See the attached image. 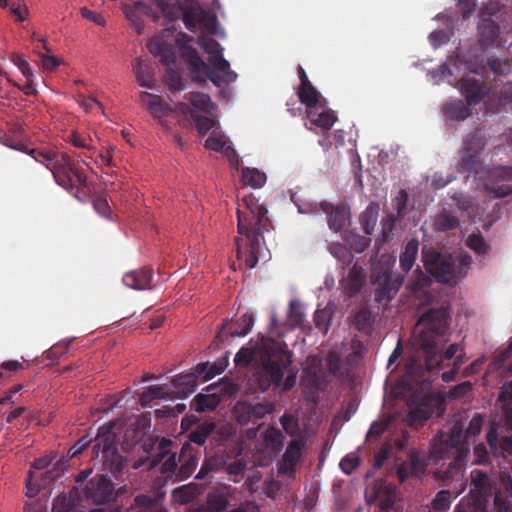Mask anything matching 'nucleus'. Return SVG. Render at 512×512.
Returning a JSON list of instances; mask_svg holds the SVG:
<instances>
[{
    "label": "nucleus",
    "instance_id": "2f4dec72",
    "mask_svg": "<svg viewBox=\"0 0 512 512\" xmlns=\"http://www.w3.org/2000/svg\"><path fill=\"white\" fill-rule=\"evenodd\" d=\"M481 167L480 153L463 151V155L458 162V171L460 173L478 174Z\"/></svg>",
    "mask_w": 512,
    "mask_h": 512
},
{
    "label": "nucleus",
    "instance_id": "f03ea898",
    "mask_svg": "<svg viewBox=\"0 0 512 512\" xmlns=\"http://www.w3.org/2000/svg\"><path fill=\"white\" fill-rule=\"evenodd\" d=\"M449 320L448 307L430 308L420 316L414 327L413 345L424 354V365L429 372L440 368L443 359L455 358L462 348L454 343L445 350L444 354L440 353L438 339L447 331Z\"/></svg>",
    "mask_w": 512,
    "mask_h": 512
},
{
    "label": "nucleus",
    "instance_id": "f3484780",
    "mask_svg": "<svg viewBox=\"0 0 512 512\" xmlns=\"http://www.w3.org/2000/svg\"><path fill=\"white\" fill-rule=\"evenodd\" d=\"M180 55L184 62L187 64L192 74L198 75L204 73L212 83H216L219 78L215 72L211 71L210 65L206 64L200 57L199 53L191 45H186L184 49L180 50ZM196 80L203 82L204 79L196 76Z\"/></svg>",
    "mask_w": 512,
    "mask_h": 512
},
{
    "label": "nucleus",
    "instance_id": "052dcab7",
    "mask_svg": "<svg viewBox=\"0 0 512 512\" xmlns=\"http://www.w3.org/2000/svg\"><path fill=\"white\" fill-rule=\"evenodd\" d=\"M451 506V492L449 490L439 491L433 502L432 507L437 512L447 511Z\"/></svg>",
    "mask_w": 512,
    "mask_h": 512
},
{
    "label": "nucleus",
    "instance_id": "bb28decb",
    "mask_svg": "<svg viewBox=\"0 0 512 512\" xmlns=\"http://www.w3.org/2000/svg\"><path fill=\"white\" fill-rule=\"evenodd\" d=\"M101 450L102 458L108 460L117 454V446L115 443V435L111 432L99 433L95 438V444L93 445V452L99 456Z\"/></svg>",
    "mask_w": 512,
    "mask_h": 512
},
{
    "label": "nucleus",
    "instance_id": "5fc2aeb1",
    "mask_svg": "<svg viewBox=\"0 0 512 512\" xmlns=\"http://www.w3.org/2000/svg\"><path fill=\"white\" fill-rule=\"evenodd\" d=\"M396 502L395 487H386L384 491L379 494V508L380 512H389Z\"/></svg>",
    "mask_w": 512,
    "mask_h": 512
},
{
    "label": "nucleus",
    "instance_id": "ddd939ff",
    "mask_svg": "<svg viewBox=\"0 0 512 512\" xmlns=\"http://www.w3.org/2000/svg\"><path fill=\"white\" fill-rule=\"evenodd\" d=\"M472 491L478 494L473 504H468L463 512H487L484 502L491 496V481L486 472L473 470L470 474Z\"/></svg>",
    "mask_w": 512,
    "mask_h": 512
},
{
    "label": "nucleus",
    "instance_id": "603ef678",
    "mask_svg": "<svg viewBox=\"0 0 512 512\" xmlns=\"http://www.w3.org/2000/svg\"><path fill=\"white\" fill-rule=\"evenodd\" d=\"M165 18L170 21L182 18L183 3L169 4L165 0H155Z\"/></svg>",
    "mask_w": 512,
    "mask_h": 512
},
{
    "label": "nucleus",
    "instance_id": "aec40b11",
    "mask_svg": "<svg viewBox=\"0 0 512 512\" xmlns=\"http://www.w3.org/2000/svg\"><path fill=\"white\" fill-rule=\"evenodd\" d=\"M319 206L326 214L328 226L332 231L340 232L349 223L350 211L347 205H334L327 201H322Z\"/></svg>",
    "mask_w": 512,
    "mask_h": 512
},
{
    "label": "nucleus",
    "instance_id": "6ab92c4d",
    "mask_svg": "<svg viewBox=\"0 0 512 512\" xmlns=\"http://www.w3.org/2000/svg\"><path fill=\"white\" fill-rule=\"evenodd\" d=\"M427 463L421 452L417 450H410L407 459L400 463L397 467L398 480L403 483L408 478L419 477L424 474Z\"/></svg>",
    "mask_w": 512,
    "mask_h": 512
},
{
    "label": "nucleus",
    "instance_id": "72a5a7b5",
    "mask_svg": "<svg viewBox=\"0 0 512 512\" xmlns=\"http://www.w3.org/2000/svg\"><path fill=\"white\" fill-rule=\"evenodd\" d=\"M140 102L156 118H161L166 114V107L161 97L157 95L142 92L140 94Z\"/></svg>",
    "mask_w": 512,
    "mask_h": 512
},
{
    "label": "nucleus",
    "instance_id": "49530a36",
    "mask_svg": "<svg viewBox=\"0 0 512 512\" xmlns=\"http://www.w3.org/2000/svg\"><path fill=\"white\" fill-rule=\"evenodd\" d=\"M205 148L222 152L228 157H230V155L236 156L235 150L228 145L227 139L223 135L212 134L209 136L205 141Z\"/></svg>",
    "mask_w": 512,
    "mask_h": 512
},
{
    "label": "nucleus",
    "instance_id": "3c124183",
    "mask_svg": "<svg viewBox=\"0 0 512 512\" xmlns=\"http://www.w3.org/2000/svg\"><path fill=\"white\" fill-rule=\"evenodd\" d=\"M466 245L479 256L487 255L491 249L480 232L469 235Z\"/></svg>",
    "mask_w": 512,
    "mask_h": 512
},
{
    "label": "nucleus",
    "instance_id": "c03bdc74",
    "mask_svg": "<svg viewBox=\"0 0 512 512\" xmlns=\"http://www.w3.org/2000/svg\"><path fill=\"white\" fill-rule=\"evenodd\" d=\"M297 95L300 102L306 106L307 110L315 108L320 103L321 94L312 83L307 84L304 88H298Z\"/></svg>",
    "mask_w": 512,
    "mask_h": 512
},
{
    "label": "nucleus",
    "instance_id": "cd10ccee",
    "mask_svg": "<svg viewBox=\"0 0 512 512\" xmlns=\"http://www.w3.org/2000/svg\"><path fill=\"white\" fill-rule=\"evenodd\" d=\"M460 221L457 215L446 209L437 213L433 221V229L437 232H448L459 227Z\"/></svg>",
    "mask_w": 512,
    "mask_h": 512
},
{
    "label": "nucleus",
    "instance_id": "f257e3e1",
    "mask_svg": "<svg viewBox=\"0 0 512 512\" xmlns=\"http://www.w3.org/2000/svg\"><path fill=\"white\" fill-rule=\"evenodd\" d=\"M292 365V353L285 342L268 339L263 341L260 354V368L250 377L254 392H266L274 386L289 391L296 385L298 370Z\"/></svg>",
    "mask_w": 512,
    "mask_h": 512
},
{
    "label": "nucleus",
    "instance_id": "79ce46f5",
    "mask_svg": "<svg viewBox=\"0 0 512 512\" xmlns=\"http://www.w3.org/2000/svg\"><path fill=\"white\" fill-rule=\"evenodd\" d=\"M220 403L218 396L214 394H198L192 401V409L202 413L205 411H213Z\"/></svg>",
    "mask_w": 512,
    "mask_h": 512
},
{
    "label": "nucleus",
    "instance_id": "b1692460",
    "mask_svg": "<svg viewBox=\"0 0 512 512\" xmlns=\"http://www.w3.org/2000/svg\"><path fill=\"white\" fill-rule=\"evenodd\" d=\"M153 270L149 267H143L139 270L127 272L123 276V283L129 288L135 290H145L151 288Z\"/></svg>",
    "mask_w": 512,
    "mask_h": 512
},
{
    "label": "nucleus",
    "instance_id": "4c0bfd02",
    "mask_svg": "<svg viewBox=\"0 0 512 512\" xmlns=\"http://www.w3.org/2000/svg\"><path fill=\"white\" fill-rule=\"evenodd\" d=\"M216 429L214 421H205L199 423L194 430H192L188 436L190 442L202 446L205 444L207 438L212 435Z\"/></svg>",
    "mask_w": 512,
    "mask_h": 512
},
{
    "label": "nucleus",
    "instance_id": "7c9ffc66",
    "mask_svg": "<svg viewBox=\"0 0 512 512\" xmlns=\"http://www.w3.org/2000/svg\"><path fill=\"white\" fill-rule=\"evenodd\" d=\"M25 153L31 156L36 162L44 165L49 171H51L52 166H54L55 162H57V159L62 154V152L56 149L42 148H27Z\"/></svg>",
    "mask_w": 512,
    "mask_h": 512
},
{
    "label": "nucleus",
    "instance_id": "6e6552de",
    "mask_svg": "<svg viewBox=\"0 0 512 512\" xmlns=\"http://www.w3.org/2000/svg\"><path fill=\"white\" fill-rule=\"evenodd\" d=\"M422 259L426 270L442 283L456 277L455 263L451 255H444L434 249L423 250Z\"/></svg>",
    "mask_w": 512,
    "mask_h": 512
},
{
    "label": "nucleus",
    "instance_id": "69168bd1",
    "mask_svg": "<svg viewBox=\"0 0 512 512\" xmlns=\"http://www.w3.org/2000/svg\"><path fill=\"white\" fill-rule=\"evenodd\" d=\"M289 319L296 326H301L305 321V313L297 300L289 304Z\"/></svg>",
    "mask_w": 512,
    "mask_h": 512
},
{
    "label": "nucleus",
    "instance_id": "393cba45",
    "mask_svg": "<svg viewBox=\"0 0 512 512\" xmlns=\"http://www.w3.org/2000/svg\"><path fill=\"white\" fill-rule=\"evenodd\" d=\"M209 64L211 71L215 72L219 80L213 83L217 87H220L223 83L234 82L237 78V74L230 69V63L223 58V56H210Z\"/></svg>",
    "mask_w": 512,
    "mask_h": 512
},
{
    "label": "nucleus",
    "instance_id": "2eb2a0df",
    "mask_svg": "<svg viewBox=\"0 0 512 512\" xmlns=\"http://www.w3.org/2000/svg\"><path fill=\"white\" fill-rule=\"evenodd\" d=\"M437 399L441 398L432 393L423 396L412 397L408 405V417L411 420V422L429 419L434 413V409L437 404Z\"/></svg>",
    "mask_w": 512,
    "mask_h": 512
},
{
    "label": "nucleus",
    "instance_id": "e433bc0d",
    "mask_svg": "<svg viewBox=\"0 0 512 512\" xmlns=\"http://www.w3.org/2000/svg\"><path fill=\"white\" fill-rule=\"evenodd\" d=\"M498 401L505 414L506 425L512 431V380L502 386Z\"/></svg>",
    "mask_w": 512,
    "mask_h": 512
},
{
    "label": "nucleus",
    "instance_id": "a878e982",
    "mask_svg": "<svg viewBox=\"0 0 512 512\" xmlns=\"http://www.w3.org/2000/svg\"><path fill=\"white\" fill-rule=\"evenodd\" d=\"M176 110L185 118H191L195 122V127L199 134L204 135L215 126L213 119L195 113L187 103H178Z\"/></svg>",
    "mask_w": 512,
    "mask_h": 512
},
{
    "label": "nucleus",
    "instance_id": "e2e57ef3",
    "mask_svg": "<svg viewBox=\"0 0 512 512\" xmlns=\"http://www.w3.org/2000/svg\"><path fill=\"white\" fill-rule=\"evenodd\" d=\"M279 421L284 431L290 436H295L299 432L298 418L296 416L284 413Z\"/></svg>",
    "mask_w": 512,
    "mask_h": 512
},
{
    "label": "nucleus",
    "instance_id": "c756f323",
    "mask_svg": "<svg viewBox=\"0 0 512 512\" xmlns=\"http://www.w3.org/2000/svg\"><path fill=\"white\" fill-rule=\"evenodd\" d=\"M132 69L137 83L145 88H154L155 79L150 71L149 66L139 58L132 61Z\"/></svg>",
    "mask_w": 512,
    "mask_h": 512
},
{
    "label": "nucleus",
    "instance_id": "0eeeda50",
    "mask_svg": "<svg viewBox=\"0 0 512 512\" xmlns=\"http://www.w3.org/2000/svg\"><path fill=\"white\" fill-rule=\"evenodd\" d=\"M459 90L467 105L475 106L484 101L491 92V85L483 72L470 70L459 81Z\"/></svg>",
    "mask_w": 512,
    "mask_h": 512
},
{
    "label": "nucleus",
    "instance_id": "412c9836",
    "mask_svg": "<svg viewBox=\"0 0 512 512\" xmlns=\"http://www.w3.org/2000/svg\"><path fill=\"white\" fill-rule=\"evenodd\" d=\"M304 445L305 441L303 439H293L289 442L278 465L280 475L292 476L295 473V467L302 456Z\"/></svg>",
    "mask_w": 512,
    "mask_h": 512
},
{
    "label": "nucleus",
    "instance_id": "dca6fc26",
    "mask_svg": "<svg viewBox=\"0 0 512 512\" xmlns=\"http://www.w3.org/2000/svg\"><path fill=\"white\" fill-rule=\"evenodd\" d=\"M180 55L184 62L187 64L192 74L198 75L204 73L212 83H216L219 78L215 72L211 71L210 65L206 64L200 57L199 53L191 45H186L184 49L180 50ZM196 80L203 82L204 79L196 76Z\"/></svg>",
    "mask_w": 512,
    "mask_h": 512
},
{
    "label": "nucleus",
    "instance_id": "20e7f679",
    "mask_svg": "<svg viewBox=\"0 0 512 512\" xmlns=\"http://www.w3.org/2000/svg\"><path fill=\"white\" fill-rule=\"evenodd\" d=\"M469 454L467 445L462 441L460 433H453L448 439H435L431 447V456L438 464L434 477L443 485L457 479Z\"/></svg>",
    "mask_w": 512,
    "mask_h": 512
},
{
    "label": "nucleus",
    "instance_id": "c9c22d12",
    "mask_svg": "<svg viewBox=\"0 0 512 512\" xmlns=\"http://www.w3.org/2000/svg\"><path fill=\"white\" fill-rule=\"evenodd\" d=\"M499 25L492 19H483L479 26L480 43L489 46L494 43L499 35Z\"/></svg>",
    "mask_w": 512,
    "mask_h": 512
},
{
    "label": "nucleus",
    "instance_id": "774afa93",
    "mask_svg": "<svg viewBox=\"0 0 512 512\" xmlns=\"http://www.w3.org/2000/svg\"><path fill=\"white\" fill-rule=\"evenodd\" d=\"M93 207L95 211L106 219H111L112 210L105 197L98 196L93 201Z\"/></svg>",
    "mask_w": 512,
    "mask_h": 512
},
{
    "label": "nucleus",
    "instance_id": "f8f14e48",
    "mask_svg": "<svg viewBox=\"0 0 512 512\" xmlns=\"http://www.w3.org/2000/svg\"><path fill=\"white\" fill-rule=\"evenodd\" d=\"M512 166H502L493 169L489 174L484 189L496 198H504L512 194Z\"/></svg>",
    "mask_w": 512,
    "mask_h": 512
},
{
    "label": "nucleus",
    "instance_id": "5701e85b",
    "mask_svg": "<svg viewBox=\"0 0 512 512\" xmlns=\"http://www.w3.org/2000/svg\"><path fill=\"white\" fill-rule=\"evenodd\" d=\"M237 489L225 485L214 489L207 495V508L211 512H222L224 511L232 498H234Z\"/></svg>",
    "mask_w": 512,
    "mask_h": 512
},
{
    "label": "nucleus",
    "instance_id": "58836bf2",
    "mask_svg": "<svg viewBox=\"0 0 512 512\" xmlns=\"http://www.w3.org/2000/svg\"><path fill=\"white\" fill-rule=\"evenodd\" d=\"M419 242L416 239H411L405 245L404 251L400 255V266L404 272H409L413 267L418 255Z\"/></svg>",
    "mask_w": 512,
    "mask_h": 512
},
{
    "label": "nucleus",
    "instance_id": "1a4fd4ad",
    "mask_svg": "<svg viewBox=\"0 0 512 512\" xmlns=\"http://www.w3.org/2000/svg\"><path fill=\"white\" fill-rule=\"evenodd\" d=\"M301 382L305 397L311 401L318 399L323 386V371L321 362L316 357L309 356L307 358Z\"/></svg>",
    "mask_w": 512,
    "mask_h": 512
},
{
    "label": "nucleus",
    "instance_id": "37998d69",
    "mask_svg": "<svg viewBox=\"0 0 512 512\" xmlns=\"http://www.w3.org/2000/svg\"><path fill=\"white\" fill-rule=\"evenodd\" d=\"M486 69L492 72L495 78H499L510 73L511 65L506 59L492 56L487 58L486 64L481 68V72L484 73Z\"/></svg>",
    "mask_w": 512,
    "mask_h": 512
},
{
    "label": "nucleus",
    "instance_id": "4468645a",
    "mask_svg": "<svg viewBox=\"0 0 512 512\" xmlns=\"http://www.w3.org/2000/svg\"><path fill=\"white\" fill-rule=\"evenodd\" d=\"M181 19L185 27L191 32L195 31L198 24H203L207 29H210L215 23V17L210 15L197 2L183 4Z\"/></svg>",
    "mask_w": 512,
    "mask_h": 512
},
{
    "label": "nucleus",
    "instance_id": "a18cd8bd",
    "mask_svg": "<svg viewBox=\"0 0 512 512\" xmlns=\"http://www.w3.org/2000/svg\"><path fill=\"white\" fill-rule=\"evenodd\" d=\"M242 182L244 185L251 186L254 189L261 188L267 180L264 172L257 168L246 167L242 170Z\"/></svg>",
    "mask_w": 512,
    "mask_h": 512
},
{
    "label": "nucleus",
    "instance_id": "13d9d810",
    "mask_svg": "<svg viewBox=\"0 0 512 512\" xmlns=\"http://www.w3.org/2000/svg\"><path fill=\"white\" fill-rule=\"evenodd\" d=\"M473 385L470 381H464L458 385L453 386L447 393L449 399H462L471 395Z\"/></svg>",
    "mask_w": 512,
    "mask_h": 512
},
{
    "label": "nucleus",
    "instance_id": "bf43d9fd",
    "mask_svg": "<svg viewBox=\"0 0 512 512\" xmlns=\"http://www.w3.org/2000/svg\"><path fill=\"white\" fill-rule=\"evenodd\" d=\"M408 193L404 189H400L393 200L394 208L397 212V218L401 219L407 214L408 210Z\"/></svg>",
    "mask_w": 512,
    "mask_h": 512
},
{
    "label": "nucleus",
    "instance_id": "a19ab883",
    "mask_svg": "<svg viewBox=\"0 0 512 512\" xmlns=\"http://www.w3.org/2000/svg\"><path fill=\"white\" fill-rule=\"evenodd\" d=\"M352 325L358 332L370 334L373 328L371 311L368 308L358 310L353 316Z\"/></svg>",
    "mask_w": 512,
    "mask_h": 512
},
{
    "label": "nucleus",
    "instance_id": "680f3d73",
    "mask_svg": "<svg viewBox=\"0 0 512 512\" xmlns=\"http://www.w3.org/2000/svg\"><path fill=\"white\" fill-rule=\"evenodd\" d=\"M483 148L484 141L477 133L467 135L463 141V151L481 153Z\"/></svg>",
    "mask_w": 512,
    "mask_h": 512
},
{
    "label": "nucleus",
    "instance_id": "f704fd0d",
    "mask_svg": "<svg viewBox=\"0 0 512 512\" xmlns=\"http://www.w3.org/2000/svg\"><path fill=\"white\" fill-rule=\"evenodd\" d=\"M269 338H263L254 347H242L235 355L234 362L237 366L247 367L252 360L258 358L260 360L262 343Z\"/></svg>",
    "mask_w": 512,
    "mask_h": 512
},
{
    "label": "nucleus",
    "instance_id": "39448f33",
    "mask_svg": "<svg viewBox=\"0 0 512 512\" xmlns=\"http://www.w3.org/2000/svg\"><path fill=\"white\" fill-rule=\"evenodd\" d=\"M173 34L170 29H165L161 35L153 37L148 43L147 48L151 54L159 58V61L167 67L165 80L170 89L178 91L183 89L182 78L177 71L173 69L176 63V55L172 41L167 37Z\"/></svg>",
    "mask_w": 512,
    "mask_h": 512
},
{
    "label": "nucleus",
    "instance_id": "338daca9",
    "mask_svg": "<svg viewBox=\"0 0 512 512\" xmlns=\"http://www.w3.org/2000/svg\"><path fill=\"white\" fill-rule=\"evenodd\" d=\"M66 460H59L54 467L43 473L44 485H48L59 478L65 470Z\"/></svg>",
    "mask_w": 512,
    "mask_h": 512
},
{
    "label": "nucleus",
    "instance_id": "473e14b6",
    "mask_svg": "<svg viewBox=\"0 0 512 512\" xmlns=\"http://www.w3.org/2000/svg\"><path fill=\"white\" fill-rule=\"evenodd\" d=\"M176 393L184 398L194 392L197 385V377L193 373L181 374L172 380Z\"/></svg>",
    "mask_w": 512,
    "mask_h": 512
},
{
    "label": "nucleus",
    "instance_id": "7ed1b4c3",
    "mask_svg": "<svg viewBox=\"0 0 512 512\" xmlns=\"http://www.w3.org/2000/svg\"><path fill=\"white\" fill-rule=\"evenodd\" d=\"M242 203L247 212L240 207L237 209V229L240 237L235 239L236 253L238 259L246 254V266L254 268L258 262L260 239L269 230L271 221L267 216V208L253 194L243 196Z\"/></svg>",
    "mask_w": 512,
    "mask_h": 512
},
{
    "label": "nucleus",
    "instance_id": "c85d7f7f",
    "mask_svg": "<svg viewBox=\"0 0 512 512\" xmlns=\"http://www.w3.org/2000/svg\"><path fill=\"white\" fill-rule=\"evenodd\" d=\"M306 113L310 123L323 130H329L337 120V117L332 110H323L318 112L317 106L307 110Z\"/></svg>",
    "mask_w": 512,
    "mask_h": 512
},
{
    "label": "nucleus",
    "instance_id": "de8ad7c7",
    "mask_svg": "<svg viewBox=\"0 0 512 512\" xmlns=\"http://www.w3.org/2000/svg\"><path fill=\"white\" fill-rule=\"evenodd\" d=\"M187 99L195 109L206 113L211 112L215 108L211 97L202 92H191L188 94Z\"/></svg>",
    "mask_w": 512,
    "mask_h": 512
},
{
    "label": "nucleus",
    "instance_id": "a211bd4d",
    "mask_svg": "<svg viewBox=\"0 0 512 512\" xmlns=\"http://www.w3.org/2000/svg\"><path fill=\"white\" fill-rule=\"evenodd\" d=\"M113 493L112 482L103 475L91 479L83 490L84 497L96 504L109 502Z\"/></svg>",
    "mask_w": 512,
    "mask_h": 512
},
{
    "label": "nucleus",
    "instance_id": "864d4df0",
    "mask_svg": "<svg viewBox=\"0 0 512 512\" xmlns=\"http://www.w3.org/2000/svg\"><path fill=\"white\" fill-rule=\"evenodd\" d=\"M135 506L139 508L138 512H154L159 510L160 501L148 495L140 494L135 497Z\"/></svg>",
    "mask_w": 512,
    "mask_h": 512
},
{
    "label": "nucleus",
    "instance_id": "8fccbe9b",
    "mask_svg": "<svg viewBox=\"0 0 512 512\" xmlns=\"http://www.w3.org/2000/svg\"><path fill=\"white\" fill-rule=\"evenodd\" d=\"M284 436L282 432L273 426L268 427L263 433V440L267 448L278 451L283 446Z\"/></svg>",
    "mask_w": 512,
    "mask_h": 512
},
{
    "label": "nucleus",
    "instance_id": "ea45409f",
    "mask_svg": "<svg viewBox=\"0 0 512 512\" xmlns=\"http://www.w3.org/2000/svg\"><path fill=\"white\" fill-rule=\"evenodd\" d=\"M467 103L462 100L452 101L447 103L444 107L446 116L452 120L462 121L468 118L472 112Z\"/></svg>",
    "mask_w": 512,
    "mask_h": 512
},
{
    "label": "nucleus",
    "instance_id": "9b49d317",
    "mask_svg": "<svg viewBox=\"0 0 512 512\" xmlns=\"http://www.w3.org/2000/svg\"><path fill=\"white\" fill-rule=\"evenodd\" d=\"M373 284L376 285L374 299L377 303L391 301L403 283V277H393L387 270H380L372 274Z\"/></svg>",
    "mask_w": 512,
    "mask_h": 512
},
{
    "label": "nucleus",
    "instance_id": "4be33fe9",
    "mask_svg": "<svg viewBox=\"0 0 512 512\" xmlns=\"http://www.w3.org/2000/svg\"><path fill=\"white\" fill-rule=\"evenodd\" d=\"M254 325V316L250 313H245L241 317L236 320H226L220 331L218 332V337L222 338L224 336H245L247 335Z\"/></svg>",
    "mask_w": 512,
    "mask_h": 512
},
{
    "label": "nucleus",
    "instance_id": "09e8293b",
    "mask_svg": "<svg viewBox=\"0 0 512 512\" xmlns=\"http://www.w3.org/2000/svg\"><path fill=\"white\" fill-rule=\"evenodd\" d=\"M365 281L363 269L354 264L346 277L347 287L352 293L360 291Z\"/></svg>",
    "mask_w": 512,
    "mask_h": 512
},
{
    "label": "nucleus",
    "instance_id": "423d86ee",
    "mask_svg": "<svg viewBox=\"0 0 512 512\" xmlns=\"http://www.w3.org/2000/svg\"><path fill=\"white\" fill-rule=\"evenodd\" d=\"M275 409V404L271 401H238L234 407V417L240 425H257V427L248 429L247 431L249 438H255L257 436L258 429L262 425L258 424V421L264 419L267 415L272 414Z\"/></svg>",
    "mask_w": 512,
    "mask_h": 512
},
{
    "label": "nucleus",
    "instance_id": "0e129e2a",
    "mask_svg": "<svg viewBox=\"0 0 512 512\" xmlns=\"http://www.w3.org/2000/svg\"><path fill=\"white\" fill-rule=\"evenodd\" d=\"M198 44L204 50L205 53L210 56H221L223 48L220 43L213 38H200Z\"/></svg>",
    "mask_w": 512,
    "mask_h": 512
},
{
    "label": "nucleus",
    "instance_id": "4d7b16f0",
    "mask_svg": "<svg viewBox=\"0 0 512 512\" xmlns=\"http://www.w3.org/2000/svg\"><path fill=\"white\" fill-rule=\"evenodd\" d=\"M378 206L377 204H370L362 214V222L364 225V231L367 234H371L374 224L377 220Z\"/></svg>",
    "mask_w": 512,
    "mask_h": 512
},
{
    "label": "nucleus",
    "instance_id": "9d476101",
    "mask_svg": "<svg viewBox=\"0 0 512 512\" xmlns=\"http://www.w3.org/2000/svg\"><path fill=\"white\" fill-rule=\"evenodd\" d=\"M76 165L72 158L65 152H62L60 157L55 162L54 166H52L51 173L55 180V182L74 196L77 199L80 198V187L76 186L72 180V174Z\"/></svg>",
    "mask_w": 512,
    "mask_h": 512
},
{
    "label": "nucleus",
    "instance_id": "6e6d98bb",
    "mask_svg": "<svg viewBox=\"0 0 512 512\" xmlns=\"http://www.w3.org/2000/svg\"><path fill=\"white\" fill-rule=\"evenodd\" d=\"M332 313L328 309H318L314 313V323L316 328L326 334L330 327Z\"/></svg>",
    "mask_w": 512,
    "mask_h": 512
}]
</instances>
